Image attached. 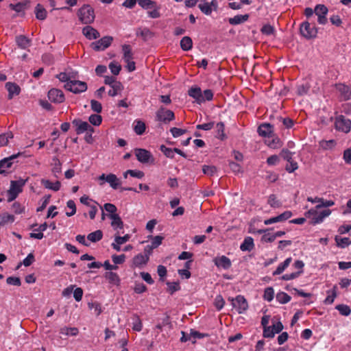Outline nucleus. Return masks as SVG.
Instances as JSON below:
<instances>
[{"mask_svg":"<svg viewBox=\"0 0 351 351\" xmlns=\"http://www.w3.org/2000/svg\"><path fill=\"white\" fill-rule=\"evenodd\" d=\"M261 32L267 36L271 35L274 33V28L271 25L267 24L262 27Z\"/></svg>","mask_w":351,"mask_h":351,"instance_id":"774afa93","label":"nucleus"},{"mask_svg":"<svg viewBox=\"0 0 351 351\" xmlns=\"http://www.w3.org/2000/svg\"><path fill=\"white\" fill-rule=\"evenodd\" d=\"M88 306L90 309H93L95 311V313L97 316L99 315L102 312V309H101L100 304L97 302H88Z\"/></svg>","mask_w":351,"mask_h":351,"instance_id":"09e8293b","label":"nucleus"},{"mask_svg":"<svg viewBox=\"0 0 351 351\" xmlns=\"http://www.w3.org/2000/svg\"><path fill=\"white\" fill-rule=\"evenodd\" d=\"M41 184L45 186V188L53 191H58L60 190L61 186V184L59 181L52 182L47 179H42Z\"/></svg>","mask_w":351,"mask_h":351,"instance_id":"5701e85b","label":"nucleus"},{"mask_svg":"<svg viewBox=\"0 0 351 351\" xmlns=\"http://www.w3.org/2000/svg\"><path fill=\"white\" fill-rule=\"evenodd\" d=\"M27 178H19L17 180H12L10 187L8 191V201L12 202L14 200L18 195L22 192L23 186L27 182Z\"/></svg>","mask_w":351,"mask_h":351,"instance_id":"7ed1b4c3","label":"nucleus"},{"mask_svg":"<svg viewBox=\"0 0 351 351\" xmlns=\"http://www.w3.org/2000/svg\"><path fill=\"white\" fill-rule=\"evenodd\" d=\"M292 258H287L283 263H280L276 269L273 272V276H277L282 274L291 264Z\"/></svg>","mask_w":351,"mask_h":351,"instance_id":"c756f323","label":"nucleus"},{"mask_svg":"<svg viewBox=\"0 0 351 351\" xmlns=\"http://www.w3.org/2000/svg\"><path fill=\"white\" fill-rule=\"evenodd\" d=\"M160 150L168 158H173L174 156V149H172L165 145H161Z\"/></svg>","mask_w":351,"mask_h":351,"instance_id":"0e129e2a","label":"nucleus"},{"mask_svg":"<svg viewBox=\"0 0 351 351\" xmlns=\"http://www.w3.org/2000/svg\"><path fill=\"white\" fill-rule=\"evenodd\" d=\"M16 158V155H13L0 160V173H5L6 170L11 167L12 164L11 160Z\"/></svg>","mask_w":351,"mask_h":351,"instance_id":"393cba45","label":"nucleus"},{"mask_svg":"<svg viewBox=\"0 0 351 351\" xmlns=\"http://www.w3.org/2000/svg\"><path fill=\"white\" fill-rule=\"evenodd\" d=\"M304 266V263H303V261L300 260L296 261L293 263V267L298 271L295 272H292L291 274H285L281 277V279L283 280H291L297 278L300 276V274L303 273Z\"/></svg>","mask_w":351,"mask_h":351,"instance_id":"9d476101","label":"nucleus"},{"mask_svg":"<svg viewBox=\"0 0 351 351\" xmlns=\"http://www.w3.org/2000/svg\"><path fill=\"white\" fill-rule=\"evenodd\" d=\"M5 88L8 91V98L12 99L14 96L18 95L20 93V87L15 83L7 82Z\"/></svg>","mask_w":351,"mask_h":351,"instance_id":"aec40b11","label":"nucleus"},{"mask_svg":"<svg viewBox=\"0 0 351 351\" xmlns=\"http://www.w3.org/2000/svg\"><path fill=\"white\" fill-rule=\"evenodd\" d=\"M73 77H74L73 75H71L70 73H66V72L60 73V74H58L57 75V78L60 81H61L62 82H66V84L70 81H73V80H71Z\"/></svg>","mask_w":351,"mask_h":351,"instance_id":"8fccbe9b","label":"nucleus"},{"mask_svg":"<svg viewBox=\"0 0 351 351\" xmlns=\"http://www.w3.org/2000/svg\"><path fill=\"white\" fill-rule=\"evenodd\" d=\"M134 123V130L136 134L138 135L143 134L145 130V123L141 121H136Z\"/></svg>","mask_w":351,"mask_h":351,"instance_id":"79ce46f5","label":"nucleus"},{"mask_svg":"<svg viewBox=\"0 0 351 351\" xmlns=\"http://www.w3.org/2000/svg\"><path fill=\"white\" fill-rule=\"evenodd\" d=\"M254 247V239L251 237H247L245 238L243 243L241 244L240 249L243 252H250Z\"/></svg>","mask_w":351,"mask_h":351,"instance_id":"4be33fe9","label":"nucleus"},{"mask_svg":"<svg viewBox=\"0 0 351 351\" xmlns=\"http://www.w3.org/2000/svg\"><path fill=\"white\" fill-rule=\"evenodd\" d=\"M267 145L272 149H277L281 146L280 140L278 138H274L272 139H268L266 141Z\"/></svg>","mask_w":351,"mask_h":351,"instance_id":"de8ad7c7","label":"nucleus"},{"mask_svg":"<svg viewBox=\"0 0 351 351\" xmlns=\"http://www.w3.org/2000/svg\"><path fill=\"white\" fill-rule=\"evenodd\" d=\"M109 69H110V71L112 74L117 75L119 73L121 69V66L119 63L116 62H112L109 64Z\"/></svg>","mask_w":351,"mask_h":351,"instance_id":"13d9d810","label":"nucleus"},{"mask_svg":"<svg viewBox=\"0 0 351 351\" xmlns=\"http://www.w3.org/2000/svg\"><path fill=\"white\" fill-rule=\"evenodd\" d=\"M337 89L344 100L351 99V87L344 84H339L337 86Z\"/></svg>","mask_w":351,"mask_h":351,"instance_id":"412c9836","label":"nucleus"},{"mask_svg":"<svg viewBox=\"0 0 351 351\" xmlns=\"http://www.w3.org/2000/svg\"><path fill=\"white\" fill-rule=\"evenodd\" d=\"M275 239L276 237L274 233L269 232V231L265 233L261 237V241L267 243L273 242Z\"/></svg>","mask_w":351,"mask_h":351,"instance_id":"e2e57ef3","label":"nucleus"},{"mask_svg":"<svg viewBox=\"0 0 351 351\" xmlns=\"http://www.w3.org/2000/svg\"><path fill=\"white\" fill-rule=\"evenodd\" d=\"M83 35L88 40L97 39L99 37V32L91 26L87 25L82 29Z\"/></svg>","mask_w":351,"mask_h":351,"instance_id":"a211bd4d","label":"nucleus"},{"mask_svg":"<svg viewBox=\"0 0 351 351\" xmlns=\"http://www.w3.org/2000/svg\"><path fill=\"white\" fill-rule=\"evenodd\" d=\"M49 99L54 103H62L64 101V95L62 90L52 88L48 92Z\"/></svg>","mask_w":351,"mask_h":351,"instance_id":"f3484780","label":"nucleus"},{"mask_svg":"<svg viewBox=\"0 0 351 351\" xmlns=\"http://www.w3.org/2000/svg\"><path fill=\"white\" fill-rule=\"evenodd\" d=\"M274 296V291L272 287H267L264 291L263 298L265 300L270 302L273 300Z\"/></svg>","mask_w":351,"mask_h":351,"instance_id":"6e6d98bb","label":"nucleus"},{"mask_svg":"<svg viewBox=\"0 0 351 351\" xmlns=\"http://www.w3.org/2000/svg\"><path fill=\"white\" fill-rule=\"evenodd\" d=\"M317 209L312 208L305 213L306 217L310 218L313 224L322 223L326 217L331 214L330 209H325L319 213L317 212Z\"/></svg>","mask_w":351,"mask_h":351,"instance_id":"20e7f679","label":"nucleus"},{"mask_svg":"<svg viewBox=\"0 0 351 351\" xmlns=\"http://www.w3.org/2000/svg\"><path fill=\"white\" fill-rule=\"evenodd\" d=\"M103 209L109 213L110 215H117L116 213L117 208V207L110 203H106L104 205Z\"/></svg>","mask_w":351,"mask_h":351,"instance_id":"bf43d9fd","label":"nucleus"},{"mask_svg":"<svg viewBox=\"0 0 351 351\" xmlns=\"http://www.w3.org/2000/svg\"><path fill=\"white\" fill-rule=\"evenodd\" d=\"M300 33L304 38L311 39L317 36V29L314 25L306 21L300 25Z\"/></svg>","mask_w":351,"mask_h":351,"instance_id":"39448f33","label":"nucleus"},{"mask_svg":"<svg viewBox=\"0 0 351 351\" xmlns=\"http://www.w3.org/2000/svg\"><path fill=\"white\" fill-rule=\"evenodd\" d=\"M202 171L208 176H213L217 172V169L215 166L204 165L202 167Z\"/></svg>","mask_w":351,"mask_h":351,"instance_id":"37998d69","label":"nucleus"},{"mask_svg":"<svg viewBox=\"0 0 351 351\" xmlns=\"http://www.w3.org/2000/svg\"><path fill=\"white\" fill-rule=\"evenodd\" d=\"M175 118L174 113L164 107H160L156 112V119L158 121L167 123Z\"/></svg>","mask_w":351,"mask_h":351,"instance_id":"6e6552de","label":"nucleus"},{"mask_svg":"<svg viewBox=\"0 0 351 351\" xmlns=\"http://www.w3.org/2000/svg\"><path fill=\"white\" fill-rule=\"evenodd\" d=\"M149 261L148 255H144L142 254H138L135 256L133 258V265L135 267H140L143 265H145Z\"/></svg>","mask_w":351,"mask_h":351,"instance_id":"b1692460","label":"nucleus"},{"mask_svg":"<svg viewBox=\"0 0 351 351\" xmlns=\"http://www.w3.org/2000/svg\"><path fill=\"white\" fill-rule=\"evenodd\" d=\"M327 294L328 295L324 300V304H331L337 297L336 287H334L332 289L328 291Z\"/></svg>","mask_w":351,"mask_h":351,"instance_id":"e433bc0d","label":"nucleus"},{"mask_svg":"<svg viewBox=\"0 0 351 351\" xmlns=\"http://www.w3.org/2000/svg\"><path fill=\"white\" fill-rule=\"evenodd\" d=\"M109 217L111 219V226L114 230L123 228V223L119 215H110Z\"/></svg>","mask_w":351,"mask_h":351,"instance_id":"cd10ccee","label":"nucleus"},{"mask_svg":"<svg viewBox=\"0 0 351 351\" xmlns=\"http://www.w3.org/2000/svg\"><path fill=\"white\" fill-rule=\"evenodd\" d=\"M336 309L339 311L341 315L348 316L351 313L350 308L346 304H339L336 306Z\"/></svg>","mask_w":351,"mask_h":351,"instance_id":"c03bdc74","label":"nucleus"},{"mask_svg":"<svg viewBox=\"0 0 351 351\" xmlns=\"http://www.w3.org/2000/svg\"><path fill=\"white\" fill-rule=\"evenodd\" d=\"M188 94L199 104L206 101H210L213 97V93L211 90L207 89L202 93L201 88L197 86L191 87L189 90Z\"/></svg>","mask_w":351,"mask_h":351,"instance_id":"f257e3e1","label":"nucleus"},{"mask_svg":"<svg viewBox=\"0 0 351 351\" xmlns=\"http://www.w3.org/2000/svg\"><path fill=\"white\" fill-rule=\"evenodd\" d=\"M77 16L80 21L86 25L90 24L95 21V12L88 4H84L77 11Z\"/></svg>","mask_w":351,"mask_h":351,"instance_id":"f03ea898","label":"nucleus"},{"mask_svg":"<svg viewBox=\"0 0 351 351\" xmlns=\"http://www.w3.org/2000/svg\"><path fill=\"white\" fill-rule=\"evenodd\" d=\"M13 138V134L12 132H7L5 134H3L0 135V146H5L8 145L9 142V139Z\"/></svg>","mask_w":351,"mask_h":351,"instance_id":"49530a36","label":"nucleus"},{"mask_svg":"<svg viewBox=\"0 0 351 351\" xmlns=\"http://www.w3.org/2000/svg\"><path fill=\"white\" fill-rule=\"evenodd\" d=\"M60 333L67 337L77 336L79 333V330L75 327L64 326L60 328Z\"/></svg>","mask_w":351,"mask_h":351,"instance_id":"bb28decb","label":"nucleus"},{"mask_svg":"<svg viewBox=\"0 0 351 351\" xmlns=\"http://www.w3.org/2000/svg\"><path fill=\"white\" fill-rule=\"evenodd\" d=\"M149 238L152 239L151 245L154 249L158 247L162 243V241L164 239V237L160 235L155 236L154 237L149 236Z\"/></svg>","mask_w":351,"mask_h":351,"instance_id":"3c124183","label":"nucleus"},{"mask_svg":"<svg viewBox=\"0 0 351 351\" xmlns=\"http://www.w3.org/2000/svg\"><path fill=\"white\" fill-rule=\"evenodd\" d=\"M298 168V163L293 160L289 161L287 165H286V170L289 173L293 172Z\"/></svg>","mask_w":351,"mask_h":351,"instance_id":"69168bd1","label":"nucleus"},{"mask_svg":"<svg viewBox=\"0 0 351 351\" xmlns=\"http://www.w3.org/2000/svg\"><path fill=\"white\" fill-rule=\"evenodd\" d=\"M103 233L98 230L88 234L87 239L91 242H97L102 239Z\"/></svg>","mask_w":351,"mask_h":351,"instance_id":"c9c22d12","label":"nucleus"},{"mask_svg":"<svg viewBox=\"0 0 351 351\" xmlns=\"http://www.w3.org/2000/svg\"><path fill=\"white\" fill-rule=\"evenodd\" d=\"M102 118L99 114H92L89 117V121L94 125H99L101 123Z\"/></svg>","mask_w":351,"mask_h":351,"instance_id":"052dcab7","label":"nucleus"},{"mask_svg":"<svg viewBox=\"0 0 351 351\" xmlns=\"http://www.w3.org/2000/svg\"><path fill=\"white\" fill-rule=\"evenodd\" d=\"M64 88L74 93H80L86 90L87 85L85 82L79 80L70 81L65 84Z\"/></svg>","mask_w":351,"mask_h":351,"instance_id":"0eeeda50","label":"nucleus"},{"mask_svg":"<svg viewBox=\"0 0 351 351\" xmlns=\"http://www.w3.org/2000/svg\"><path fill=\"white\" fill-rule=\"evenodd\" d=\"M328 11V8L322 4H319L315 8V13L318 17L317 21L319 24L324 25L326 23Z\"/></svg>","mask_w":351,"mask_h":351,"instance_id":"dca6fc26","label":"nucleus"},{"mask_svg":"<svg viewBox=\"0 0 351 351\" xmlns=\"http://www.w3.org/2000/svg\"><path fill=\"white\" fill-rule=\"evenodd\" d=\"M134 154L137 160L141 163L153 162V156L147 149L136 148L134 149Z\"/></svg>","mask_w":351,"mask_h":351,"instance_id":"ddd939ff","label":"nucleus"},{"mask_svg":"<svg viewBox=\"0 0 351 351\" xmlns=\"http://www.w3.org/2000/svg\"><path fill=\"white\" fill-rule=\"evenodd\" d=\"M199 10L206 15L211 14L213 10L216 11L218 8V2L217 0H212L210 3L206 1H201L198 5Z\"/></svg>","mask_w":351,"mask_h":351,"instance_id":"9b49d317","label":"nucleus"},{"mask_svg":"<svg viewBox=\"0 0 351 351\" xmlns=\"http://www.w3.org/2000/svg\"><path fill=\"white\" fill-rule=\"evenodd\" d=\"M90 106H91V109L97 113L100 112L102 110V106H101V103H99V101H97L96 100H93V99L91 100Z\"/></svg>","mask_w":351,"mask_h":351,"instance_id":"338daca9","label":"nucleus"},{"mask_svg":"<svg viewBox=\"0 0 351 351\" xmlns=\"http://www.w3.org/2000/svg\"><path fill=\"white\" fill-rule=\"evenodd\" d=\"M193 42L190 37L184 36L180 41V47L184 51H189L192 48Z\"/></svg>","mask_w":351,"mask_h":351,"instance_id":"72a5a7b5","label":"nucleus"},{"mask_svg":"<svg viewBox=\"0 0 351 351\" xmlns=\"http://www.w3.org/2000/svg\"><path fill=\"white\" fill-rule=\"evenodd\" d=\"M248 19H249V15L247 14H243V15L238 14V15L234 16L232 18H230L228 19V21H229L230 24L236 25L241 24L245 21H247L248 20Z\"/></svg>","mask_w":351,"mask_h":351,"instance_id":"a878e982","label":"nucleus"},{"mask_svg":"<svg viewBox=\"0 0 351 351\" xmlns=\"http://www.w3.org/2000/svg\"><path fill=\"white\" fill-rule=\"evenodd\" d=\"M232 304L239 313H243L248 308V304L245 298L242 295H237L234 299H231Z\"/></svg>","mask_w":351,"mask_h":351,"instance_id":"4468645a","label":"nucleus"},{"mask_svg":"<svg viewBox=\"0 0 351 351\" xmlns=\"http://www.w3.org/2000/svg\"><path fill=\"white\" fill-rule=\"evenodd\" d=\"M213 261L217 267H221L224 269H227L231 266L230 260L226 256L216 257Z\"/></svg>","mask_w":351,"mask_h":351,"instance_id":"6ab92c4d","label":"nucleus"},{"mask_svg":"<svg viewBox=\"0 0 351 351\" xmlns=\"http://www.w3.org/2000/svg\"><path fill=\"white\" fill-rule=\"evenodd\" d=\"M35 14L37 19L45 20L47 17V13L46 10L42 5L37 4V5L35 8Z\"/></svg>","mask_w":351,"mask_h":351,"instance_id":"2f4dec72","label":"nucleus"},{"mask_svg":"<svg viewBox=\"0 0 351 351\" xmlns=\"http://www.w3.org/2000/svg\"><path fill=\"white\" fill-rule=\"evenodd\" d=\"M225 301L223 299L222 296L219 295H217L214 302V305L217 308V309L219 311L221 310L223 307Z\"/></svg>","mask_w":351,"mask_h":351,"instance_id":"680f3d73","label":"nucleus"},{"mask_svg":"<svg viewBox=\"0 0 351 351\" xmlns=\"http://www.w3.org/2000/svg\"><path fill=\"white\" fill-rule=\"evenodd\" d=\"M268 204L273 208H278L281 206V202L273 194L269 196Z\"/></svg>","mask_w":351,"mask_h":351,"instance_id":"864d4df0","label":"nucleus"},{"mask_svg":"<svg viewBox=\"0 0 351 351\" xmlns=\"http://www.w3.org/2000/svg\"><path fill=\"white\" fill-rule=\"evenodd\" d=\"M258 132L259 135L262 136L269 137L270 134L272 133V127L268 123L263 124L258 127Z\"/></svg>","mask_w":351,"mask_h":351,"instance_id":"c85d7f7f","label":"nucleus"},{"mask_svg":"<svg viewBox=\"0 0 351 351\" xmlns=\"http://www.w3.org/2000/svg\"><path fill=\"white\" fill-rule=\"evenodd\" d=\"M112 40V36H104L99 40L92 43L91 47L95 51H104L111 45Z\"/></svg>","mask_w":351,"mask_h":351,"instance_id":"f8f14e48","label":"nucleus"},{"mask_svg":"<svg viewBox=\"0 0 351 351\" xmlns=\"http://www.w3.org/2000/svg\"><path fill=\"white\" fill-rule=\"evenodd\" d=\"M292 216V213L291 211H285L282 213V214L275 217H276V221L278 222H282L287 220Z\"/></svg>","mask_w":351,"mask_h":351,"instance_id":"4d7b16f0","label":"nucleus"},{"mask_svg":"<svg viewBox=\"0 0 351 351\" xmlns=\"http://www.w3.org/2000/svg\"><path fill=\"white\" fill-rule=\"evenodd\" d=\"M98 180L101 181L100 185L104 184V182H108L113 189H117L121 185V180L115 174L109 173L106 175L104 173L99 176Z\"/></svg>","mask_w":351,"mask_h":351,"instance_id":"423d86ee","label":"nucleus"},{"mask_svg":"<svg viewBox=\"0 0 351 351\" xmlns=\"http://www.w3.org/2000/svg\"><path fill=\"white\" fill-rule=\"evenodd\" d=\"M335 239L337 245L341 248H344V247L348 246L351 243L349 238H347V237L341 238L338 236H336Z\"/></svg>","mask_w":351,"mask_h":351,"instance_id":"4c0bfd02","label":"nucleus"},{"mask_svg":"<svg viewBox=\"0 0 351 351\" xmlns=\"http://www.w3.org/2000/svg\"><path fill=\"white\" fill-rule=\"evenodd\" d=\"M105 278L109 281V282L114 285H117L119 282V278L116 273L112 271H108L105 274Z\"/></svg>","mask_w":351,"mask_h":351,"instance_id":"58836bf2","label":"nucleus"},{"mask_svg":"<svg viewBox=\"0 0 351 351\" xmlns=\"http://www.w3.org/2000/svg\"><path fill=\"white\" fill-rule=\"evenodd\" d=\"M152 10L147 12L148 16L152 19H157L160 16V6L158 5L157 3L155 6L152 7Z\"/></svg>","mask_w":351,"mask_h":351,"instance_id":"a18cd8bd","label":"nucleus"},{"mask_svg":"<svg viewBox=\"0 0 351 351\" xmlns=\"http://www.w3.org/2000/svg\"><path fill=\"white\" fill-rule=\"evenodd\" d=\"M276 300L280 304H286L290 301L291 297L286 293L282 292L277 294Z\"/></svg>","mask_w":351,"mask_h":351,"instance_id":"603ef678","label":"nucleus"},{"mask_svg":"<svg viewBox=\"0 0 351 351\" xmlns=\"http://www.w3.org/2000/svg\"><path fill=\"white\" fill-rule=\"evenodd\" d=\"M14 221V217L8 213H3L0 215V226H5L8 223H12Z\"/></svg>","mask_w":351,"mask_h":351,"instance_id":"f704fd0d","label":"nucleus"},{"mask_svg":"<svg viewBox=\"0 0 351 351\" xmlns=\"http://www.w3.org/2000/svg\"><path fill=\"white\" fill-rule=\"evenodd\" d=\"M73 124L76 127V132L80 134L85 132L92 135L94 132L93 128L87 122L81 120H74Z\"/></svg>","mask_w":351,"mask_h":351,"instance_id":"2eb2a0df","label":"nucleus"},{"mask_svg":"<svg viewBox=\"0 0 351 351\" xmlns=\"http://www.w3.org/2000/svg\"><path fill=\"white\" fill-rule=\"evenodd\" d=\"M66 206L71 210L70 212L66 213V216L71 217L74 215L76 213V206L74 201L71 199L69 200L66 203Z\"/></svg>","mask_w":351,"mask_h":351,"instance_id":"5fc2aeb1","label":"nucleus"},{"mask_svg":"<svg viewBox=\"0 0 351 351\" xmlns=\"http://www.w3.org/2000/svg\"><path fill=\"white\" fill-rule=\"evenodd\" d=\"M138 5L144 10H148L155 6L156 2L152 0H137Z\"/></svg>","mask_w":351,"mask_h":351,"instance_id":"ea45409f","label":"nucleus"},{"mask_svg":"<svg viewBox=\"0 0 351 351\" xmlns=\"http://www.w3.org/2000/svg\"><path fill=\"white\" fill-rule=\"evenodd\" d=\"M335 125L337 130L348 133L351 129V121L343 116H339L336 118Z\"/></svg>","mask_w":351,"mask_h":351,"instance_id":"1a4fd4ad","label":"nucleus"},{"mask_svg":"<svg viewBox=\"0 0 351 351\" xmlns=\"http://www.w3.org/2000/svg\"><path fill=\"white\" fill-rule=\"evenodd\" d=\"M16 42L18 45V46L22 49H27L28 47L30 46L31 40L27 38L26 36L20 35L19 36H16Z\"/></svg>","mask_w":351,"mask_h":351,"instance_id":"7c9ffc66","label":"nucleus"},{"mask_svg":"<svg viewBox=\"0 0 351 351\" xmlns=\"http://www.w3.org/2000/svg\"><path fill=\"white\" fill-rule=\"evenodd\" d=\"M123 86L121 82L115 83V84H114V86H111V89L109 90L108 95L111 97H114L117 95H118V93L120 91H121L123 90Z\"/></svg>","mask_w":351,"mask_h":351,"instance_id":"a19ab883","label":"nucleus"},{"mask_svg":"<svg viewBox=\"0 0 351 351\" xmlns=\"http://www.w3.org/2000/svg\"><path fill=\"white\" fill-rule=\"evenodd\" d=\"M122 51L123 53V59L125 61L132 60L133 59V53L132 52V48L128 45H123L122 46Z\"/></svg>","mask_w":351,"mask_h":351,"instance_id":"473e14b6","label":"nucleus"}]
</instances>
